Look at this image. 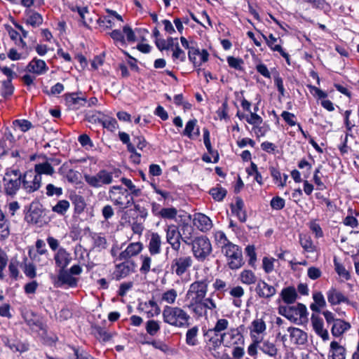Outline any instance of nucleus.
<instances>
[{"label":"nucleus","mask_w":359,"mask_h":359,"mask_svg":"<svg viewBox=\"0 0 359 359\" xmlns=\"http://www.w3.org/2000/svg\"><path fill=\"white\" fill-rule=\"evenodd\" d=\"M210 281V276H203L200 273H196V280L189 285L185 294V300L187 302V307L189 310L205 297Z\"/></svg>","instance_id":"obj_1"},{"label":"nucleus","mask_w":359,"mask_h":359,"mask_svg":"<svg viewBox=\"0 0 359 359\" xmlns=\"http://www.w3.org/2000/svg\"><path fill=\"white\" fill-rule=\"evenodd\" d=\"M163 320L170 326L184 329L190 325L191 316L180 306H165L162 311Z\"/></svg>","instance_id":"obj_2"},{"label":"nucleus","mask_w":359,"mask_h":359,"mask_svg":"<svg viewBox=\"0 0 359 359\" xmlns=\"http://www.w3.org/2000/svg\"><path fill=\"white\" fill-rule=\"evenodd\" d=\"M278 313L291 323L302 325L308 322L309 312L306 306L298 303L295 306H284L278 308Z\"/></svg>","instance_id":"obj_3"},{"label":"nucleus","mask_w":359,"mask_h":359,"mask_svg":"<svg viewBox=\"0 0 359 359\" xmlns=\"http://www.w3.org/2000/svg\"><path fill=\"white\" fill-rule=\"evenodd\" d=\"M229 325V322L226 318H219L217 320L215 326L212 329H209L204 333L205 338V348L210 347H221L222 337L220 333L226 331Z\"/></svg>","instance_id":"obj_4"},{"label":"nucleus","mask_w":359,"mask_h":359,"mask_svg":"<svg viewBox=\"0 0 359 359\" xmlns=\"http://www.w3.org/2000/svg\"><path fill=\"white\" fill-rule=\"evenodd\" d=\"M22 173L18 169L7 170L3 179L4 190L6 195L14 196L19 191L21 184Z\"/></svg>","instance_id":"obj_5"},{"label":"nucleus","mask_w":359,"mask_h":359,"mask_svg":"<svg viewBox=\"0 0 359 359\" xmlns=\"http://www.w3.org/2000/svg\"><path fill=\"white\" fill-rule=\"evenodd\" d=\"M222 252L226 257L227 264L232 270L240 269L244 264L241 249L233 243L226 245Z\"/></svg>","instance_id":"obj_6"},{"label":"nucleus","mask_w":359,"mask_h":359,"mask_svg":"<svg viewBox=\"0 0 359 359\" xmlns=\"http://www.w3.org/2000/svg\"><path fill=\"white\" fill-rule=\"evenodd\" d=\"M212 251L210 240L205 236L196 238L192 242L194 256L198 261H204Z\"/></svg>","instance_id":"obj_7"},{"label":"nucleus","mask_w":359,"mask_h":359,"mask_svg":"<svg viewBox=\"0 0 359 359\" xmlns=\"http://www.w3.org/2000/svg\"><path fill=\"white\" fill-rule=\"evenodd\" d=\"M42 177H39L32 170L22 174L21 184L25 192L31 194L38 191L41 186Z\"/></svg>","instance_id":"obj_8"},{"label":"nucleus","mask_w":359,"mask_h":359,"mask_svg":"<svg viewBox=\"0 0 359 359\" xmlns=\"http://www.w3.org/2000/svg\"><path fill=\"white\" fill-rule=\"evenodd\" d=\"M84 180L90 187L99 188L103 185L111 184L113 180V175L111 172L106 170H101L95 175L85 174Z\"/></svg>","instance_id":"obj_9"},{"label":"nucleus","mask_w":359,"mask_h":359,"mask_svg":"<svg viewBox=\"0 0 359 359\" xmlns=\"http://www.w3.org/2000/svg\"><path fill=\"white\" fill-rule=\"evenodd\" d=\"M109 197L115 205L121 208H126L130 205L129 194L121 187H112L109 191Z\"/></svg>","instance_id":"obj_10"},{"label":"nucleus","mask_w":359,"mask_h":359,"mask_svg":"<svg viewBox=\"0 0 359 359\" xmlns=\"http://www.w3.org/2000/svg\"><path fill=\"white\" fill-rule=\"evenodd\" d=\"M222 342L226 347H232L243 343V337L238 328H231L220 333Z\"/></svg>","instance_id":"obj_11"},{"label":"nucleus","mask_w":359,"mask_h":359,"mask_svg":"<svg viewBox=\"0 0 359 359\" xmlns=\"http://www.w3.org/2000/svg\"><path fill=\"white\" fill-rule=\"evenodd\" d=\"M192 259L188 255L177 256L172 260L171 270L178 276L184 274L192 265Z\"/></svg>","instance_id":"obj_12"},{"label":"nucleus","mask_w":359,"mask_h":359,"mask_svg":"<svg viewBox=\"0 0 359 359\" xmlns=\"http://www.w3.org/2000/svg\"><path fill=\"white\" fill-rule=\"evenodd\" d=\"M217 308L215 299L210 296L204 298L197 305L194 306L190 311L198 317L207 316L208 311H215Z\"/></svg>","instance_id":"obj_13"},{"label":"nucleus","mask_w":359,"mask_h":359,"mask_svg":"<svg viewBox=\"0 0 359 359\" xmlns=\"http://www.w3.org/2000/svg\"><path fill=\"white\" fill-rule=\"evenodd\" d=\"M262 37L271 50L278 52L286 60L287 64H290V55L282 48L283 41L280 38L276 37L273 34L268 36L262 34Z\"/></svg>","instance_id":"obj_14"},{"label":"nucleus","mask_w":359,"mask_h":359,"mask_svg":"<svg viewBox=\"0 0 359 359\" xmlns=\"http://www.w3.org/2000/svg\"><path fill=\"white\" fill-rule=\"evenodd\" d=\"M49 68L46 62L41 59L34 57L27 65L25 70L34 76H41L46 74Z\"/></svg>","instance_id":"obj_15"},{"label":"nucleus","mask_w":359,"mask_h":359,"mask_svg":"<svg viewBox=\"0 0 359 359\" xmlns=\"http://www.w3.org/2000/svg\"><path fill=\"white\" fill-rule=\"evenodd\" d=\"M311 323L315 333L320 337L323 341L329 340V333L327 329L324 327L323 319L318 315L312 314L311 316Z\"/></svg>","instance_id":"obj_16"},{"label":"nucleus","mask_w":359,"mask_h":359,"mask_svg":"<svg viewBox=\"0 0 359 359\" xmlns=\"http://www.w3.org/2000/svg\"><path fill=\"white\" fill-rule=\"evenodd\" d=\"M255 292L259 298L270 299L276 294V289L274 286L260 279L257 283Z\"/></svg>","instance_id":"obj_17"},{"label":"nucleus","mask_w":359,"mask_h":359,"mask_svg":"<svg viewBox=\"0 0 359 359\" xmlns=\"http://www.w3.org/2000/svg\"><path fill=\"white\" fill-rule=\"evenodd\" d=\"M165 233L167 242L175 251L178 252L181 246V235L177 226L173 224L168 225L165 229Z\"/></svg>","instance_id":"obj_18"},{"label":"nucleus","mask_w":359,"mask_h":359,"mask_svg":"<svg viewBox=\"0 0 359 359\" xmlns=\"http://www.w3.org/2000/svg\"><path fill=\"white\" fill-rule=\"evenodd\" d=\"M106 12L108 13L107 15L100 17L98 20V23L100 27L104 29H111L116 26L115 20L123 22V20L121 15H120L116 11L107 9Z\"/></svg>","instance_id":"obj_19"},{"label":"nucleus","mask_w":359,"mask_h":359,"mask_svg":"<svg viewBox=\"0 0 359 359\" xmlns=\"http://www.w3.org/2000/svg\"><path fill=\"white\" fill-rule=\"evenodd\" d=\"M188 56L189 60L195 67H199L208 60L209 53L205 49L200 50L198 48H190Z\"/></svg>","instance_id":"obj_20"},{"label":"nucleus","mask_w":359,"mask_h":359,"mask_svg":"<svg viewBox=\"0 0 359 359\" xmlns=\"http://www.w3.org/2000/svg\"><path fill=\"white\" fill-rule=\"evenodd\" d=\"M287 332L290 334V339L292 344L297 346H302L306 344L308 341V335L304 330L298 327H290L287 328Z\"/></svg>","instance_id":"obj_21"},{"label":"nucleus","mask_w":359,"mask_h":359,"mask_svg":"<svg viewBox=\"0 0 359 359\" xmlns=\"http://www.w3.org/2000/svg\"><path fill=\"white\" fill-rule=\"evenodd\" d=\"M328 302L332 305H338L341 303L350 304L349 299L335 287H331L326 293Z\"/></svg>","instance_id":"obj_22"},{"label":"nucleus","mask_w":359,"mask_h":359,"mask_svg":"<svg viewBox=\"0 0 359 359\" xmlns=\"http://www.w3.org/2000/svg\"><path fill=\"white\" fill-rule=\"evenodd\" d=\"M193 224L194 226L203 232H206L212 227V222L210 218L203 213L194 215Z\"/></svg>","instance_id":"obj_23"},{"label":"nucleus","mask_w":359,"mask_h":359,"mask_svg":"<svg viewBox=\"0 0 359 359\" xmlns=\"http://www.w3.org/2000/svg\"><path fill=\"white\" fill-rule=\"evenodd\" d=\"M143 244L141 242L130 243L118 256L120 260H125L137 255L143 250Z\"/></svg>","instance_id":"obj_24"},{"label":"nucleus","mask_w":359,"mask_h":359,"mask_svg":"<svg viewBox=\"0 0 359 359\" xmlns=\"http://www.w3.org/2000/svg\"><path fill=\"white\" fill-rule=\"evenodd\" d=\"M147 248L150 255H156L161 252L162 240L158 233L153 232L150 234Z\"/></svg>","instance_id":"obj_25"},{"label":"nucleus","mask_w":359,"mask_h":359,"mask_svg":"<svg viewBox=\"0 0 359 359\" xmlns=\"http://www.w3.org/2000/svg\"><path fill=\"white\" fill-rule=\"evenodd\" d=\"M25 22L27 25L36 28L43 24V19L42 15L34 10L26 9L25 11Z\"/></svg>","instance_id":"obj_26"},{"label":"nucleus","mask_w":359,"mask_h":359,"mask_svg":"<svg viewBox=\"0 0 359 359\" xmlns=\"http://www.w3.org/2000/svg\"><path fill=\"white\" fill-rule=\"evenodd\" d=\"M266 330V325L262 318L255 319L250 327V334L252 339H261L260 335L264 334Z\"/></svg>","instance_id":"obj_27"},{"label":"nucleus","mask_w":359,"mask_h":359,"mask_svg":"<svg viewBox=\"0 0 359 359\" xmlns=\"http://www.w3.org/2000/svg\"><path fill=\"white\" fill-rule=\"evenodd\" d=\"M54 259L57 266L61 269H65L71 262L72 257L65 249L60 248L54 256Z\"/></svg>","instance_id":"obj_28"},{"label":"nucleus","mask_w":359,"mask_h":359,"mask_svg":"<svg viewBox=\"0 0 359 359\" xmlns=\"http://www.w3.org/2000/svg\"><path fill=\"white\" fill-rule=\"evenodd\" d=\"M197 120L194 118L189 120L185 126L182 135L191 140H196L200 136L199 127L197 125Z\"/></svg>","instance_id":"obj_29"},{"label":"nucleus","mask_w":359,"mask_h":359,"mask_svg":"<svg viewBox=\"0 0 359 359\" xmlns=\"http://www.w3.org/2000/svg\"><path fill=\"white\" fill-rule=\"evenodd\" d=\"M58 281L62 285H67L69 287H74L77 285L78 278L74 277L68 271L60 269L58 273Z\"/></svg>","instance_id":"obj_30"},{"label":"nucleus","mask_w":359,"mask_h":359,"mask_svg":"<svg viewBox=\"0 0 359 359\" xmlns=\"http://www.w3.org/2000/svg\"><path fill=\"white\" fill-rule=\"evenodd\" d=\"M283 301L287 304H292L295 302L298 297L296 289L293 286H288L283 288L280 294Z\"/></svg>","instance_id":"obj_31"},{"label":"nucleus","mask_w":359,"mask_h":359,"mask_svg":"<svg viewBox=\"0 0 359 359\" xmlns=\"http://www.w3.org/2000/svg\"><path fill=\"white\" fill-rule=\"evenodd\" d=\"M65 100L68 107L73 110L80 109L86 103V100L84 97H79L78 94L76 93L67 95Z\"/></svg>","instance_id":"obj_32"},{"label":"nucleus","mask_w":359,"mask_h":359,"mask_svg":"<svg viewBox=\"0 0 359 359\" xmlns=\"http://www.w3.org/2000/svg\"><path fill=\"white\" fill-rule=\"evenodd\" d=\"M350 328L349 323L341 319H336L332 325L331 332L334 337H340Z\"/></svg>","instance_id":"obj_33"},{"label":"nucleus","mask_w":359,"mask_h":359,"mask_svg":"<svg viewBox=\"0 0 359 359\" xmlns=\"http://www.w3.org/2000/svg\"><path fill=\"white\" fill-rule=\"evenodd\" d=\"M177 297V291L174 288H170L161 293L159 301L161 304H166L165 306H172L175 304Z\"/></svg>","instance_id":"obj_34"},{"label":"nucleus","mask_w":359,"mask_h":359,"mask_svg":"<svg viewBox=\"0 0 359 359\" xmlns=\"http://www.w3.org/2000/svg\"><path fill=\"white\" fill-rule=\"evenodd\" d=\"M312 297L314 302L310 305L311 310L314 312H320L321 309L326 306V302L323 293L316 291L313 293Z\"/></svg>","instance_id":"obj_35"},{"label":"nucleus","mask_w":359,"mask_h":359,"mask_svg":"<svg viewBox=\"0 0 359 359\" xmlns=\"http://www.w3.org/2000/svg\"><path fill=\"white\" fill-rule=\"evenodd\" d=\"M32 171L35 172V174L37 175L39 177H41L42 175H53L55 172V169L46 161L35 164Z\"/></svg>","instance_id":"obj_36"},{"label":"nucleus","mask_w":359,"mask_h":359,"mask_svg":"<svg viewBox=\"0 0 359 359\" xmlns=\"http://www.w3.org/2000/svg\"><path fill=\"white\" fill-rule=\"evenodd\" d=\"M244 203L241 198H237L235 204L231 205V211L236 215L241 222H245L247 219L246 212L243 209Z\"/></svg>","instance_id":"obj_37"},{"label":"nucleus","mask_w":359,"mask_h":359,"mask_svg":"<svg viewBox=\"0 0 359 359\" xmlns=\"http://www.w3.org/2000/svg\"><path fill=\"white\" fill-rule=\"evenodd\" d=\"M259 349L266 355L271 357L276 358L278 355V349L276 345L269 340H265L259 346Z\"/></svg>","instance_id":"obj_38"},{"label":"nucleus","mask_w":359,"mask_h":359,"mask_svg":"<svg viewBox=\"0 0 359 359\" xmlns=\"http://www.w3.org/2000/svg\"><path fill=\"white\" fill-rule=\"evenodd\" d=\"M142 310H145L147 318H152L158 316L161 313V309L156 302L149 300L143 305Z\"/></svg>","instance_id":"obj_39"},{"label":"nucleus","mask_w":359,"mask_h":359,"mask_svg":"<svg viewBox=\"0 0 359 359\" xmlns=\"http://www.w3.org/2000/svg\"><path fill=\"white\" fill-rule=\"evenodd\" d=\"M199 329L198 326H194L189 328L186 332V344L190 346H195L198 344Z\"/></svg>","instance_id":"obj_40"},{"label":"nucleus","mask_w":359,"mask_h":359,"mask_svg":"<svg viewBox=\"0 0 359 359\" xmlns=\"http://www.w3.org/2000/svg\"><path fill=\"white\" fill-rule=\"evenodd\" d=\"M151 256L147 254H143L140 256V271L142 274L147 275L151 270L152 259Z\"/></svg>","instance_id":"obj_41"},{"label":"nucleus","mask_w":359,"mask_h":359,"mask_svg":"<svg viewBox=\"0 0 359 359\" xmlns=\"http://www.w3.org/2000/svg\"><path fill=\"white\" fill-rule=\"evenodd\" d=\"M240 281L245 285H252L257 282V276L253 271L249 269L243 270L239 274Z\"/></svg>","instance_id":"obj_42"},{"label":"nucleus","mask_w":359,"mask_h":359,"mask_svg":"<svg viewBox=\"0 0 359 359\" xmlns=\"http://www.w3.org/2000/svg\"><path fill=\"white\" fill-rule=\"evenodd\" d=\"M7 31L11 39L13 41H15V44L20 49H27V45L26 42L24 41V39H22L20 34L18 31L15 30L11 27H8L7 28Z\"/></svg>","instance_id":"obj_43"},{"label":"nucleus","mask_w":359,"mask_h":359,"mask_svg":"<svg viewBox=\"0 0 359 359\" xmlns=\"http://www.w3.org/2000/svg\"><path fill=\"white\" fill-rule=\"evenodd\" d=\"M203 142L208 153L213 157V163H216L219 161L218 152L212 147L210 139V133L208 129L203 130Z\"/></svg>","instance_id":"obj_44"},{"label":"nucleus","mask_w":359,"mask_h":359,"mask_svg":"<svg viewBox=\"0 0 359 359\" xmlns=\"http://www.w3.org/2000/svg\"><path fill=\"white\" fill-rule=\"evenodd\" d=\"M330 350L333 359H345L346 349L338 342L333 341L330 344Z\"/></svg>","instance_id":"obj_45"},{"label":"nucleus","mask_w":359,"mask_h":359,"mask_svg":"<svg viewBox=\"0 0 359 359\" xmlns=\"http://www.w3.org/2000/svg\"><path fill=\"white\" fill-rule=\"evenodd\" d=\"M213 236L215 239V243L222 249L224 248L226 245H228L229 244H231V242H230L224 233V231L220 230H217L213 232Z\"/></svg>","instance_id":"obj_46"},{"label":"nucleus","mask_w":359,"mask_h":359,"mask_svg":"<svg viewBox=\"0 0 359 359\" xmlns=\"http://www.w3.org/2000/svg\"><path fill=\"white\" fill-rule=\"evenodd\" d=\"M130 273V266L128 262H123L116 265L114 275L117 279L126 277Z\"/></svg>","instance_id":"obj_47"},{"label":"nucleus","mask_w":359,"mask_h":359,"mask_svg":"<svg viewBox=\"0 0 359 359\" xmlns=\"http://www.w3.org/2000/svg\"><path fill=\"white\" fill-rule=\"evenodd\" d=\"M299 243L301 246L309 252L315 251L316 247L313 245L311 238L306 234H301L299 236Z\"/></svg>","instance_id":"obj_48"},{"label":"nucleus","mask_w":359,"mask_h":359,"mask_svg":"<svg viewBox=\"0 0 359 359\" xmlns=\"http://www.w3.org/2000/svg\"><path fill=\"white\" fill-rule=\"evenodd\" d=\"M178 210L174 207L163 208L160 213V217L164 219L177 220Z\"/></svg>","instance_id":"obj_49"},{"label":"nucleus","mask_w":359,"mask_h":359,"mask_svg":"<svg viewBox=\"0 0 359 359\" xmlns=\"http://www.w3.org/2000/svg\"><path fill=\"white\" fill-rule=\"evenodd\" d=\"M334 269L337 273L343 279L348 280L351 278L350 273L346 269L345 266L338 262L336 257L334 258Z\"/></svg>","instance_id":"obj_50"},{"label":"nucleus","mask_w":359,"mask_h":359,"mask_svg":"<svg viewBox=\"0 0 359 359\" xmlns=\"http://www.w3.org/2000/svg\"><path fill=\"white\" fill-rule=\"evenodd\" d=\"M100 122L102 126L109 131L113 132L118 128V122L114 118L104 116L100 120Z\"/></svg>","instance_id":"obj_51"},{"label":"nucleus","mask_w":359,"mask_h":359,"mask_svg":"<svg viewBox=\"0 0 359 359\" xmlns=\"http://www.w3.org/2000/svg\"><path fill=\"white\" fill-rule=\"evenodd\" d=\"M69 348L72 351L73 355H69L67 357L68 359H93L90 354L84 351H80L79 348L70 346Z\"/></svg>","instance_id":"obj_52"},{"label":"nucleus","mask_w":359,"mask_h":359,"mask_svg":"<svg viewBox=\"0 0 359 359\" xmlns=\"http://www.w3.org/2000/svg\"><path fill=\"white\" fill-rule=\"evenodd\" d=\"M145 329L149 335L154 336L158 332V331L161 329L160 323L157 320H149L146 323Z\"/></svg>","instance_id":"obj_53"},{"label":"nucleus","mask_w":359,"mask_h":359,"mask_svg":"<svg viewBox=\"0 0 359 359\" xmlns=\"http://www.w3.org/2000/svg\"><path fill=\"white\" fill-rule=\"evenodd\" d=\"M69 202L67 200L59 201L52 208V210L59 215H65L69 208Z\"/></svg>","instance_id":"obj_54"},{"label":"nucleus","mask_w":359,"mask_h":359,"mask_svg":"<svg viewBox=\"0 0 359 359\" xmlns=\"http://www.w3.org/2000/svg\"><path fill=\"white\" fill-rule=\"evenodd\" d=\"M226 190L221 187L212 188L210 190V194L217 201H221L226 195Z\"/></svg>","instance_id":"obj_55"},{"label":"nucleus","mask_w":359,"mask_h":359,"mask_svg":"<svg viewBox=\"0 0 359 359\" xmlns=\"http://www.w3.org/2000/svg\"><path fill=\"white\" fill-rule=\"evenodd\" d=\"M109 35L114 40L115 44H120L121 46L126 45V39L124 37L123 32H122L121 30L114 29L111 32H110Z\"/></svg>","instance_id":"obj_56"},{"label":"nucleus","mask_w":359,"mask_h":359,"mask_svg":"<svg viewBox=\"0 0 359 359\" xmlns=\"http://www.w3.org/2000/svg\"><path fill=\"white\" fill-rule=\"evenodd\" d=\"M93 245L95 248L100 249V250L106 249L107 247V239L104 236L101 234H95L93 236Z\"/></svg>","instance_id":"obj_57"},{"label":"nucleus","mask_w":359,"mask_h":359,"mask_svg":"<svg viewBox=\"0 0 359 359\" xmlns=\"http://www.w3.org/2000/svg\"><path fill=\"white\" fill-rule=\"evenodd\" d=\"M28 53L18 52L17 49L12 48H11L7 53L8 57L12 61H16L20 60H24L27 57Z\"/></svg>","instance_id":"obj_58"},{"label":"nucleus","mask_w":359,"mask_h":359,"mask_svg":"<svg viewBox=\"0 0 359 359\" xmlns=\"http://www.w3.org/2000/svg\"><path fill=\"white\" fill-rule=\"evenodd\" d=\"M121 182L128 187L131 194L135 196H138L140 195L141 189L137 187L130 180L123 177L121 179Z\"/></svg>","instance_id":"obj_59"},{"label":"nucleus","mask_w":359,"mask_h":359,"mask_svg":"<svg viewBox=\"0 0 359 359\" xmlns=\"http://www.w3.org/2000/svg\"><path fill=\"white\" fill-rule=\"evenodd\" d=\"M70 9L72 12H76L81 18V21L84 26H87L86 21V14L88 13V9L87 7H81L77 6H72Z\"/></svg>","instance_id":"obj_60"},{"label":"nucleus","mask_w":359,"mask_h":359,"mask_svg":"<svg viewBox=\"0 0 359 359\" xmlns=\"http://www.w3.org/2000/svg\"><path fill=\"white\" fill-rule=\"evenodd\" d=\"M172 57L174 62L178 60L183 62L186 60V54L184 51L180 48L178 42L176 43L175 48L172 49Z\"/></svg>","instance_id":"obj_61"},{"label":"nucleus","mask_w":359,"mask_h":359,"mask_svg":"<svg viewBox=\"0 0 359 359\" xmlns=\"http://www.w3.org/2000/svg\"><path fill=\"white\" fill-rule=\"evenodd\" d=\"M276 259L273 257H264L262 259V268L265 273H270L274 269V262Z\"/></svg>","instance_id":"obj_62"},{"label":"nucleus","mask_w":359,"mask_h":359,"mask_svg":"<svg viewBox=\"0 0 359 359\" xmlns=\"http://www.w3.org/2000/svg\"><path fill=\"white\" fill-rule=\"evenodd\" d=\"M308 225L312 233L315 234L316 238H319L323 237V231L316 220H311Z\"/></svg>","instance_id":"obj_63"},{"label":"nucleus","mask_w":359,"mask_h":359,"mask_svg":"<svg viewBox=\"0 0 359 359\" xmlns=\"http://www.w3.org/2000/svg\"><path fill=\"white\" fill-rule=\"evenodd\" d=\"M78 141L80 143V144L86 149H90L94 147V144L91 139L86 134H82L79 135L78 137Z\"/></svg>","instance_id":"obj_64"}]
</instances>
